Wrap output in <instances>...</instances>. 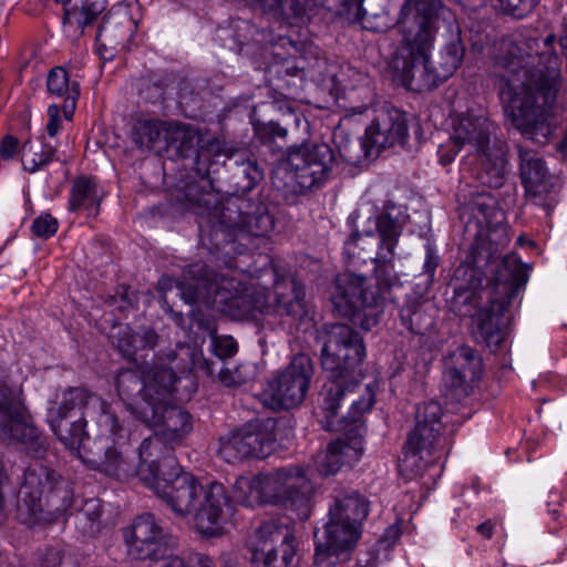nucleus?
<instances>
[{"instance_id":"1","label":"nucleus","mask_w":567,"mask_h":567,"mask_svg":"<svg viewBox=\"0 0 567 567\" xmlns=\"http://www.w3.org/2000/svg\"><path fill=\"white\" fill-rule=\"evenodd\" d=\"M45 422L90 468L117 480L135 474L176 515H193L198 533L208 537L219 533L229 503L225 486L216 481L204 485L182 471L175 455H166L162 463L135 465L130 444L136 431L95 392L85 386L58 390L48 400Z\"/></svg>"},{"instance_id":"2","label":"nucleus","mask_w":567,"mask_h":567,"mask_svg":"<svg viewBox=\"0 0 567 567\" xmlns=\"http://www.w3.org/2000/svg\"><path fill=\"white\" fill-rule=\"evenodd\" d=\"M404 226V216L388 210L378 216L375 231L353 233L344 241L343 251L353 262H373V276L339 274L331 302L340 317L364 331L380 323L386 303L393 301L392 290L399 285L395 249Z\"/></svg>"},{"instance_id":"3","label":"nucleus","mask_w":567,"mask_h":567,"mask_svg":"<svg viewBox=\"0 0 567 567\" xmlns=\"http://www.w3.org/2000/svg\"><path fill=\"white\" fill-rule=\"evenodd\" d=\"M316 341L321 346V365L329 373L319 393V408L323 413L322 426L327 431L347 430L355 434L333 441L344 465L357 463L363 454L361 419L375 403V384H368L361 398L354 401L346 416L338 417L341 402L360 384L362 364L367 358L362 337L344 323H327L317 329Z\"/></svg>"},{"instance_id":"4","label":"nucleus","mask_w":567,"mask_h":567,"mask_svg":"<svg viewBox=\"0 0 567 567\" xmlns=\"http://www.w3.org/2000/svg\"><path fill=\"white\" fill-rule=\"evenodd\" d=\"M188 299L202 298L213 302L219 311L236 320H255L259 316H274L287 324L290 331L307 330L312 322L305 300L303 286L291 279L277 282L274 303L268 300V289L257 284L256 279L246 271L233 270L215 287V295L209 287L202 292L185 293Z\"/></svg>"},{"instance_id":"5","label":"nucleus","mask_w":567,"mask_h":567,"mask_svg":"<svg viewBox=\"0 0 567 567\" xmlns=\"http://www.w3.org/2000/svg\"><path fill=\"white\" fill-rule=\"evenodd\" d=\"M559 73H503L499 99L505 115L527 140L548 144L561 122L556 113Z\"/></svg>"},{"instance_id":"6","label":"nucleus","mask_w":567,"mask_h":567,"mask_svg":"<svg viewBox=\"0 0 567 567\" xmlns=\"http://www.w3.org/2000/svg\"><path fill=\"white\" fill-rule=\"evenodd\" d=\"M190 186L186 194L188 208L197 216L199 239L210 254L235 250L237 236L265 237L275 227V219L261 202L241 197L218 200L217 195L196 193Z\"/></svg>"},{"instance_id":"7","label":"nucleus","mask_w":567,"mask_h":567,"mask_svg":"<svg viewBox=\"0 0 567 567\" xmlns=\"http://www.w3.org/2000/svg\"><path fill=\"white\" fill-rule=\"evenodd\" d=\"M177 381L181 379L176 372L164 373L162 383L156 389L154 403L144 404L143 409L138 410V420L157 431L141 442L137 449V465L162 463L166 455H175V447L182 444L193 430L192 415L171 403L175 399Z\"/></svg>"},{"instance_id":"8","label":"nucleus","mask_w":567,"mask_h":567,"mask_svg":"<svg viewBox=\"0 0 567 567\" xmlns=\"http://www.w3.org/2000/svg\"><path fill=\"white\" fill-rule=\"evenodd\" d=\"M370 512L369 499L354 489L338 492L329 506L328 520L315 532L316 567H334L346 560L361 537Z\"/></svg>"},{"instance_id":"9","label":"nucleus","mask_w":567,"mask_h":567,"mask_svg":"<svg viewBox=\"0 0 567 567\" xmlns=\"http://www.w3.org/2000/svg\"><path fill=\"white\" fill-rule=\"evenodd\" d=\"M73 505V489L55 470L35 461L24 471L17 503V519L28 526L51 523Z\"/></svg>"},{"instance_id":"10","label":"nucleus","mask_w":567,"mask_h":567,"mask_svg":"<svg viewBox=\"0 0 567 567\" xmlns=\"http://www.w3.org/2000/svg\"><path fill=\"white\" fill-rule=\"evenodd\" d=\"M493 280L494 289L488 303L475 313L467 311L464 315L472 317L476 336L491 351H496L506 337L511 309L527 281L520 259L514 254L504 256L494 271Z\"/></svg>"},{"instance_id":"11","label":"nucleus","mask_w":567,"mask_h":567,"mask_svg":"<svg viewBox=\"0 0 567 567\" xmlns=\"http://www.w3.org/2000/svg\"><path fill=\"white\" fill-rule=\"evenodd\" d=\"M441 0H405L396 21L402 37L393 71H431Z\"/></svg>"},{"instance_id":"12","label":"nucleus","mask_w":567,"mask_h":567,"mask_svg":"<svg viewBox=\"0 0 567 567\" xmlns=\"http://www.w3.org/2000/svg\"><path fill=\"white\" fill-rule=\"evenodd\" d=\"M447 417L439 402L429 401L417 405L415 426L403 449V466L417 473L425 464L433 462L431 457H439L437 454L446 445L444 420Z\"/></svg>"},{"instance_id":"13","label":"nucleus","mask_w":567,"mask_h":567,"mask_svg":"<svg viewBox=\"0 0 567 567\" xmlns=\"http://www.w3.org/2000/svg\"><path fill=\"white\" fill-rule=\"evenodd\" d=\"M166 353L167 350L155 353L152 363H142L141 371L122 369L116 374L117 394L136 419H138V410L143 409L144 404L154 403L156 389L162 383L164 373H179L175 368L177 361L171 363Z\"/></svg>"},{"instance_id":"14","label":"nucleus","mask_w":567,"mask_h":567,"mask_svg":"<svg viewBox=\"0 0 567 567\" xmlns=\"http://www.w3.org/2000/svg\"><path fill=\"white\" fill-rule=\"evenodd\" d=\"M260 504L281 505L300 518L310 513V485L303 467L288 466L272 473L258 474Z\"/></svg>"},{"instance_id":"15","label":"nucleus","mask_w":567,"mask_h":567,"mask_svg":"<svg viewBox=\"0 0 567 567\" xmlns=\"http://www.w3.org/2000/svg\"><path fill=\"white\" fill-rule=\"evenodd\" d=\"M334 164L333 150L327 143H311L288 147L280 165L295 182L297 192L319 188L327 181Z\"/></svg>"},{"instance_id":"16","label":"nucleus","mask_w":567,"mask_h":567,"mask_svg":"<svg viewBox=\"0 0 567 567\" xmlns=\"http://www.w3.org/2000/svg\"><path fill=\"white\" fill-rule=\"evenodd\" d=\"M277 421L252 420L219 439V456L227 463L266 458L274 450Z\"/></svg>"},{"instance_id":"17","label":"nucleus","mask_w":567,"mask_h":567,"mask_svg":"<svg viewBox=\"0 0 567 567\" xmlns=\"http://www.w3.org/2000/svg\"><path fill=\"white\" fill-rule=\"evenodd\" d=\"M313 364L306 354H298L280 372L275 374L262 391V400L274 410L300 405L308 393L313 377Z\"/></svg>"},{"instance_id":"18","label":"nucleus","mask_w":567,"mask_h":567,"mask_svg":"<svg viewBox=\"0 0 567 567\" xmlns=\"http://www.w3.org/2000/svg\"><path fill=\"white\" fill-rule=\"evenodd\" d=\"M0 437L20 443L35 458H43L48 451L47 440L30 422L24 408L14 396L13 391L1 381Z\"/></svg>"},{"instance_id":"19","label":"nucleus","mask_w":567,"mask_h":567,"mask_svg":"<svg viewBox=\"0 0 567 567\" xmlns=\"http://www.w3.org/2000/svg\"><path fill=\"white\" fill-rule=\"evenodd\" d=\"M127 555L135 560H167L171 551V534L162 520L152 513L136 516L131 525L122 528Z\"/></svg>"},{"instance_id":"20","label":"nucleus","mask_w":567,"mask_h":567,"mask_svg":"<svg viewBox=\"0 0 567 567\" xmlns=\"http://www.w3.org/2000/svg\"><path fill=\"white\" fill-rule=\"evenodd\" d=\"M556 37L549 33L543 40L542 52L534 49L539 48L538 39L529 38L524 42L529 52L523 53L524 49L512 40H503L497 47L495 54V66L506 71H560V60L554 51Z\"/></svg>"},{"instance_id":"21","label":"nucleus","mask_w":567,"mask_h":567,"mask_svg":"<svg viewBox=\"0 0 567 567\" xmlns=\"http://www.w3.org/2000/svg\"><path fill=\"white\" fill-rule=\"evenodd\" d=\"M296 554L292 530L286 525L266 522L255 533L250 567H293Z\"/></svg>"},{"instance_id":"22","label":"nucleus","mask_w":567,"mask_h":567,"mask_svg":"<svg viewBox=\"0 0 567 567\" xmlns=\"http://www.w3.org/2000/svg\"><path fill=\"white\" fill-rule=\"evenodd\" d=\"M498 247L492 241L476 243L454 271V295L464 303L476 305L487 268L498 259Z\"/></svg>"},{"instance_id":"23","label":"nucleus","mask_w":567,"mask_h":567,"mask_svg":"<svg viewBox=\"0 0 567 567\" xmlns=\"http://www.w3.org/2000/svg\"><path fill=\"white\" fill-rule=\"evenodd\" d=\"M492 124L483 115L465 113L457 115L453 120L452 133L445 143L437 147V158L442 166L452 164L456 155L465 145L476 150H483L488 136L491 135Z\"/></svg>"},{"instance_id":"24","label":"nucleus","mask_w":567,"mask_h":567,"mask_svg":"<svg viewBox=\"0 0 567 567\" xmlns=\"http://www.w3.org/2000/svg\"><path fill=\"white\" fill-rule=\"evenodd\" d=\"M483 371L482 355L470 346L462 344L444 358L445 384L460 398L473 392L482 380Z\"/></svg>"},{"instance_id":"25","label":"nucleus","mask_w":567,"mask_h":567,"mask_svg":"<svg viewBox=\"0 0 567 567\" xmlns=\"http://www.w3.org/2000/svg\"><path fill=\"white\" fill-rule=\"evenodd\" d=\"M519 176L526 195L534 204L550 214L558 203V193L551 183L545 162L533 151L519 147Z\"/></svg>"},{"instance_id":"26","label":"nucleus","mask_w":567,"mask_h":567,"mask_svg":"<svg viewBox=\"0 0 567 567\" xmlns=\"http://www.w3.org/2000/svg\"><path fill=\"white\" fill-rule=\"evenodd\" d=\"M233 270L227 271L226 274H216L208 269V267L204 262H195L183 270L182 278L178 280H174L168 276H164L158 280V289L161 292L166 293L172 290L173 287H176L181 298L189 305L200 303L206 306L207 308H212L216 310L213 302L206 301L202 298L188 299L185 295L186 291L189 292H202L204 287L208 288L212 295H215V287L221 282L225 278H229Z\"/></svg>"},{"instance_id":"27","label":"nucleus","mask_w":567,"mask_h":567,"mask_svg":"<svg viewBox=\"0 0 567 567\" xmlns=\"http://www.w3.org/2000/svg\"><path fill=\"white\" fill-rule=\"evenodd\" d=\"M213 344L219 351L216 361L207 360L200 350L187 343L177 344V350L168 349L166 357L171 363L177 361L175 368L182 374L200 372L209 377L215 374L217 364H224L223 357L229 358L237 352V343L233 337L214 340Z\"/></svg>"},{"instance_id":"28","label":"nucleus","mask_w":567,"mask_h":567,"mask_svg":"<svg viewBox=\"0 0 567 567\" xmlns=\"http://www.w3.org/2000/svg\"><path fill=\"white\" fill-rule=\"evenodd\" d=\"M136 22L126 9L109 11L102 19L96 34V53L102 61L114 59L117 50L124 48Z\"/></svg>"},{"instance_id":"29","label":"nucleus","mask_w":567,"mask_h":567,"mask_svg":"<svg viewBox=\"0 0 567 567\" xmlns=\"http://www.w3.org/2000/svg\"><path fill=\"white\" fill-rule=\"evenodd\" d=\"M111 342L118 352L130 361L140 362L146 358L143 352L153 350L157 343L158 334L153 329L134 331L128 326L116 324L110 334Z\"/></svg>"},{"instance_id":"30","label":"nucleus","mask_w":567,"mask_h":567,"mask_svg":"<svg viewBox=\"0 0 567 567\" xmlns=\"http://www.w3.org/2000/svg\"><path fill=\"white\" fill-rule=\"evenodd\" d=\"M322 82V90L328 91L336 101L346 99L357 90L361 92L359 96L368 103L374 100V87L370 83L369 73H326Z\"/></svg>"},{"instance_id":"31","label":"nucleus","mask_w":567,"mask_h":567,"mask_svg":"<svg viewBox=\"0 0 567 567\" xmlns=\"http://www.w3.org/2000/svg\"><path fill=\"white\" fill-rule=\"evenodd\" d=\"M476 179L488 188H499L505 181L504 154L491 147V135L483 150L475 151Z\"/></svg>"},{"instance_id":"32","label":"nucleus","mask_w":567,"mask_h":567,"mask_svg":"<svg viewBox=\"0 0 567 567\" xmlns=\"http://www.w3.org/2000/svg\"><path fill=\"white\" fill-rule=\"evenodd\" d=\"M102 202V190L96 181L82 175L74 179L69 198L70 212H84L87 216H96Z\"/></svg>"},{"instance_id":"33","label":"nucleus","mask_w":567,"mask_h":567,"mask_svg":"<svg viewBox=\"0 0 567 567\" xmlns=\"http://www.w3.org/2000/svg\"><path fill=\"white\" fill-rule=\"evenodd\" d=\"M434 311L429 301L409 297L400 310L402 324L414 334H425L434 328Z\"/></svg>"},{"instance_id":"34","label":"nucleus","mask_w":567,"mask_h":567,"mask_svg":"<svg viewBox=\"0 0 567 567\" xmlns=\"http://www.w3.org/2000/svg\"><path fill=\"white\" fill-rule=\"evenodd\" d=\"M173 124L162 120H138L132 131L133 142L140 148L153 150L157 145L167 148Z\"/></svg>"},{"instance_id":"35","label":"nucleus","mask_w":567,"mask_h":567,"mask_svg":"<svg viewBox=\"0 0 567 567\" xmlns=\"http://www.w3.org/2000/svg\"><path fill=\"white\" fill-rule=\"evenodd\" d=\"M384 121L392 146L396 144L404 146L408 142L410 130H413L416 135L422 134V127L417 118L410 113L393 110Z\"/></svg>"},{"instance_id":"36","label":"nucleus","mask_w":567,"mask_h":567,"mask_svg":"<svg viewBox=\"0 0 567 567\" xmlns=\"http://www.w3.org/2000/svg\"><path fill=\"white\" fill-rule=\"evenodd\" d=\"M105 8L104 0H79L73 7L64 8L63 22L84 30L97 20Z\"/></svg>"},{"instance_id":"37","label":"nucleus","mask_w":567,"mask_h":567,"mask_svg":"<svg viewBox=\"0 0 567 567\" xmlns=\"http://www.w3.org/2000/svg\"><path fill=\"white\" fill-rule=\"evenodd\" d=\"M447 80L449 75L440 76L439 73H392L391 79L394 85L415 93L432 91Z\"/></svg>"},{"instance_id":"38","label":"nucleus","mask_w":567,"mask_h":567,"mask_svg":"<svg viewBox=\"0 0 567 567\" xmlns=\"http://www.w3.org/2000/svg\"><path fill=\"white\" fill-rule=\"evenodd\" d=\"M102 507L97 498L85 501L74 515L75 527L84 536H94L100 532Z\"/></svg>"},{"instance_id":"39","label":"nucleus","mask_w":567,"mask_h":567,"mask_svg":"<svg viewBox=\"0 0 567 567\" xmlns=\"http://www.w3.org/2000/svg\"><path fill=\"white\" fill-rule=\"evenodd\" d=\"M19 64L21 71L28 69L37 70L42 68L48 69V71H74L85 66L83 53H81L80 56L75 58L74 60H69L68 62L61 64L48 65L43 58L39 55L38 52L32 48L24 49L21 52Z\"/></svg>"},{"instance_id":"40","label":"nucleus","mask_w":567,"mask_h":567,"mask_svg":"<svg viewBox=\"0 0 567 567\" xmlns=\"http://www.w3.org/2000/svg\"><path fill=\"white\" fill-rule=\"evenodd\" d=\"M55 155V148L42 141L29 142L23 146V166L30 173H35L50 164Z\"/></svg>"},{"instance_id":"41","label":"nucleus","mask_w":567,"mask_h":567,"mask_svg":"<svg viewBox=\"0 0 567 567\" xmlns=\"http://www.w3.org/2000/svg\"><path fill=\"white\" fill-rule=\"evenodd\" d=\"M228 504H230V501L234 499V502L247 507H255L260 505L261 496L258 475L252 477L240 476L236 478L235 483L233 484L231 497L228 496ZM228 506L229 505L226 507Z\"/></svg>"},{"instance_id":"42","label":"nucleus","mask_w":567,"mask_h":567,"mask_svg":"<svg viewBox=\"0 0 567 567\" xmlns=\"http://www.w3.org/2000/svg\"><path fill=\"white\" fill-rule=\"evenodd\" d=\"M200 141L198 132L188 125L173 124L169 147H175L183 157L195 152Z\"/></svg>"},{"instance_id":"43","label":"nucleus","mask_w":567,"mask_h":567,"mask_svg":"<svg viewBox=\"0 0 567 567\" xmlns=\"http://www.w3.org/2000/svg\"><path fill=\"white\" fill-rule=\"evenodd\" d=\"M48 90L56 96L79 97L80 84L70 78V73H48Z\"/></svg>"},{"instance_id":"44","label":"nucleus","mask_w":567,"mask_h":567,"mask_svg":"<svg viewBox=\"0 0 567 567\" xmlns=\"http://www.w3.org/2000/svg\"><path fill=\"white\" fill-rule=\"evenodd\" d=\"M266 10L274 16L290 19L301 17L307 9L306 0H261Z\"/></svg>"},{"instance_id":"45","label":"nucleus","mask_w":567,"mask_h":567,"mask_svg":"<svg viewBox=\"0 0 567 567\" xmlns=\"http://www.w3.org/2000/svg\"><path fill=\"white\" fill-rule=\"evenodd\" d=\"M255 135L262 145L268 146L270 151L276 152L277 148L282 147L277 144V140L287 142L288 131L278 123L269 122L256 127Z\"/></svg>"},{"instance_id":"46","label":"nucleus","mask_w":567,"mask_h":567,"mask_svg":"<svg viewBox=\"0 0 567 567\" xmlns=\"http://www.w3.org/2000/svg\"><path fill=\"white\" fill-rule=\"evenodd\" d=\"M386 123L383 120L372 122L364 133V145L375 148L378 152L386 147H392L390 134H388Z\"/></svg>"},{"instance_id":"47","label":"nucleus","mask_w":567,"mask_h":567,"mask_svg":"<svg viewBox=\"0 0 567 567\" xmlns=\"http://www.w3.org/2000/svg\"><path fill=\"white\" fill-rule=\"evenodd\" d=\"M106 305L120 312H125L137 303V296L128 286H120L114 295L109 296Z\"/></svg>"},{"instance_id":"48","label":"nucleus","mask_w":567,"mask_h":567,"mask_svg":"<svg viewBox=\"0 0 567 567\" xmlns=\"http://www.w3.org/2000/svg\"><path fill=\"white\" fill-rule=\"evenodd\" d=\"M464 53L465 49L461 40H453L442 49V66L456 71L463 62Z\"/></svg>"},{"instance_id":"49","label":"nucleus","mask_w":567,"mask_h":567,"mask_svg":"<svg viewBox=\"0 0 567 567\" xmlns=\"http://www.w3.org/2000/svg\"><path fill=\"white\" fill-rule=\"evenodd\" d=\"M330 10L338 14L346 16L350 20L363 19V0H326Z\"/></svg>"},{"instance_id":"50","label":"nucleus","mask_w":567,"mask_h":567,"mask_svg":"<svg viewBox=\"0 0 567 567\" xmlns=\"http://www.w3.org/2000/svg\"><path fill=\"white\" fill-rule=\"evenodd\" d=\"M162 567H216L213 559L202 553H190L186 558L172 556Z\"/></svg>"},{"instance_id":"51","label":"nucleus","mask_w":567,"mask_h":567,"mask_svg":"<svg viewBox=\"0 0 567 567\" xmlns=\"http://www.w3.org/2000/svg\"><path fill=\"white\" fill-rule=\"evenodd\" d=\"M59 229V221L49 213L40 214L31 225L33 235L41 239H49L53 237Z\"/></svg>"},{"instance_id":"52","label":"nucleus","mask_w":567,"mask_h":567,"mask_svg":"<svg viewBox=\"0 0 567 567\" xmlns=\"http://www.w3.org/2000/svg\"><path fill=\"white\" fill-rule=\"evenodd\" d=\"M337 449L338 444H334L333 442L328 445L319 464V472L321 475H334L344 465Z\"/></svg>"},{"instance_id":"53","label":"nucleus","mask_w":567,"mask_h":567,"mask_svg":"<svg viewBox=\"0 0 567 567\" xmlns=\"http://www.w3.org/2000/svg\"><path fill=\"white\" fill-rule=\"evenodd\" d=\"M537 0H498L504 13L514 18L526 17L535 7Z\"/></svg>"},{"instance_id":"54","label":"nucleus","mask_w":567,"mask_h":567,"mask_svg":"<svg viewBox=\"0 0 567 567\" xmlns=\"http://www.w3.org/2000/svg\"><path fill=\"white\" fill-rule=\"evenodd\" d=\"M241 173L247 183L243 186L246 189L254 188L262 178L264 171L259 167L256 161L248 159L241 164Z\"/></svg>"},{"instance_id":"55","label":"nucleus","mask_w":567,"mask_h":567,"mask_svg":"<svg viewBox=\"0 0 567 567\" xmlns=\"http://www.w3.org/2000/svg\"><path fill=\"white\" fill-rule=\"evenodd\" d=\"M440 258L435 250L430 246H425V258L423 262L422 276L425 277L426 284L431 285L434 281L435 271L439 266Z\"/></svg>"},{"instance_id":"56","label":"nucleus","mask_w":567,"mask_h":567,"mask_svg":"<svg viewBox=\"0 0 567 567\" xmlns=\"http://www.w3.org/2000/svg\"><path fill=\"white\" fill-rule=\"evenodd\" d=\"M62 551L58 547H48L40 556L39 567H61Z\"/></svg>"},{"instance_id":"57","label":"nucleus","mask_w":567,"mask_h":567,"mask_svg":"<svg viewBox=\"0 0 567 567\" xmlns=\"http://www.w3.org/2000/svg\"><path fill=\"white\" fill-rule=\"evenodd\" d=\"M49 122L47 125L48 134L53 137L58 134L61 124V106L56 104L49 105L47 110Z\"/></svg>"},{"instance_id":"58","label":"nucleus","mask_w":567,"mask_h":567,"mask_svg":"<svg viewBox=\"0 0 567 567\" xmlns=\"http://www.w3.org/2000/svg\"><path fill=\"white\" fill-rule=\"evenodd\" d=\"M475 209L484 217H491L496 206V200L489 194H482L474 203Z\"/></svg>"},{"instance_id":"59","label":"nucleus","mask_w":567,"mask_h":567,"mask_svg":"<svg viewBox=\"0 0 567 567\" xmlns=\"http://www.w3.org/2000/svg\"><path fill=\"white\" fill-rule=\"evenodd\" d=\"M19 146V141L12 135L3 137L0 145V154L3 159H11L16 156Z\"/></svg>"},{"instance_id":"60","label":"nucleus","mask_w":567,"mask_h":567,"mask_svg":"<svg viewBox=\"0 0 567 567\" xmlns=\"http://www.w3.org/2000/svg\"><path fill=\"white\" fill-rule=\"evenodd\" d=\"M495 527L496 524L493 520L487 519L476 526V532L485 539H489L494 534Z\"/></svg>"},{"instance_id":"61","label":"nucleus","mask_w":567,"mask_h":567,"mask_svg":"<svg viewBox=\"0 0 567 567\" xmlns=\"http://www.w3.org/2000/svg\"><path fill=\"white\" fill-rule=\"evenodd\" d=\"M401 535V526L399 524H392L385 528L382 539L389 543H394Z\"/></svg>"},{"instance_id":"62","label":"nucleus","mask_w":567,"mask_h":567,"mask_svg":"<svg viewBox=\"0 0 567 567\" xmlns=\"http://www.w3.org/2000/svg\"><path fill=\"white\" fill-rule=\"evenodd\" d=\"M76 100L78 97L72 96L64 99V103L61 109L65 120H72L76 106Z\"/></svg>"},{"instance_id":"63","label":"nucleus","mask_w":567,"mask_h":567,"mask_svg":"<svg viewBox=\"0 0 567 567\" xmlns=\"http://www.w3.org/2000/svg\"><path fill=\"white\" fill-rule=\"evenodd\" d=\"M218 377H219V380L227 386H231V385L239 383V381L233 377L230 370L224 369V367L219 368Z\"/></svg>"},{"instance_id":"64","label":"nucleus","mask_w":567,"mask_h":567,"mask_svg":"<svg viewBox=\"0 0 567 567\" xmlns=\"http://www.w3.org/2000/svg\"><path fill=\"white\" fill-rule=\"evenodd\" d=\"M378 561L374 556H367L365 559H359L355 567H377Z\"/></svg>"}]
</instances>
